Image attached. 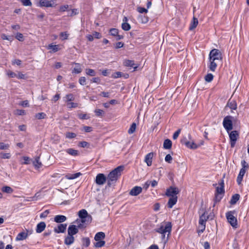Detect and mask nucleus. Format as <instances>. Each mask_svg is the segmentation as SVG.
<instances>
[{"label":"nucleus","instance_id":"36","mask_svg":"<svg viewBox=\"0 0 249 249\" xmlns=\"http://www.w3.org/2000/svg\"><path fill=\"white\" fill-rule=\"evenodd\" d=\"M97 241V242L94 243V246L96 248H101L105 245V241L104 240H101Z\"/></svg>","mask_w":249,"mask_h":249},{"label":"nucleus","instance_id":"11","mask_svg":"<svg viewBox=\"0 0 249 249\" xmlns=\"http://www.w3.org/2000/svg\"><path fill=\"white\" fill-rule=\"evenodd\" d=\"M79 231L78 227L75 225H71L68 229V234L73 236L77 234Z\"/></svg>","mask_w":249,"mask_h":249},{"label":"nucleus","instance_id":"45","mask_svg":"<svg viewBox=\"0 0 249 249\" xmlns=\"http://www.w3.org/2000/svg\"><path fill=\"white\" fill-rule=\"evenodd\" d=\"M213 78V76L212 73H208L205 76V80L207 82H211Z\"/></svg>","mask_w":249,"mask_h":249},{"label":"nucleus","instance_id":"5","mask_svg":"<svg viewBox=\"0 0 249 249\" xmlns=\"http://www.w3.org/2000/svg\"><path fill=\"white\" fill-rule=\"evenodd\" d=\"M222 55L221 52L216 49L212 50L209 55V59L216 61H222Z\"/></svg>","mask_w":249,"mask_h":249},{"label":"nucleus","instance_id":"46","mask_svg":"<svg viewBox=\"0 0 249 249\" xmlns=\"http://www.w3.org/2000/svg\"><path fill=\"white\" fill-rule=\"evenodd\" d=\"M139 18L142 23H146L149 20L148 17L145 16H141L139 17Z\"/></svg>","mask_w":249,"mask_h":249},{"label":"nucleus","instance_id":"62","mask_svg":"<svg viewBox=\"0 0 249 249\" xmlns=\"http://www.w3.org/2000/svg\"><path fill=\"white\" fill-rule=\"evenodd\" d=\"M180 131H181V130L180 129H178V130H177L173 134V139L174 140H176L178 138V135L179 134H180Z\"/></svg>","mask_w":249,"mask_h":249},{"label":"nucleus","instance_id":"6","mask_svg":"<svg viewBox=\"0 0 249 249\" xmlns=\"http://www.w3.org/2000/svg\"><path fill=\"white\" fill-rule=\"evenodd\" d=\"M233 118L231 116H227L224 118L223 124L225 129L229 133L233 129L232 119Z\"/></svg>","mask_w":249,"mask_h":249},{"label":"nucleus","instance_id":"54","mask_svg":"<svg viewBox=\"0 0 249 249\" xmlns=\"http://www.w3.org/2000/svg\"><path fill=\"white\" fill-rule=\"evenodd\" d=\"M123 73L120 71L115 72L112 75V77L114 78H117L122 77Z\"/></svg>","mask_w":249,"mask_h":249},{"label":"nucleus","instance_id":"25","mask_svg":"<svg viewBox=\"0 0 249 249\" xmlns=\"http://www.w3.org/2000/svg\"><path fill=\"white\" fill-rule=\"evenodd\" d=\"M240 195L238 194H235L231 196V198L230 201L231 205H234L239 200Z\"/></svg>","mask_w":249,"mask_h":249},{"label":"nucleus","instance_id":"9","mask_svg":"<svg viewBox=\"0 0 249 249\" xmlns=\"http://www.w3.org/2000/svg\"><path fill=\"white\" fill-rule=\"evenodd\" d=\"M54 3V1L53 0H40L36 3V6L40 7H53Z\"/></svg>","mask_w":249,"mask_h":249},{"label":"nucleus","instance_id":"39","mask_svg":"<svg viewBox=\"0 0 249 249\" xmlns=\"http://www.w3.org/2000/svg\"><path fill=\"white\" fill-rule=\"evenodd\" d=\"M136 128V124L135 123H132V124L131 125L129 129L128 130V133L129 134H131L133 133L135 131Z\"/></svg>","mask_w":249,"mask_h":249},{"label":"nucleus","instance_id":"18","mask_svg":"<svg viewBox=\"0 0 249 249\" xmlns=\"http://www.w3.org/2000/svg\"><path fill=\"white\" fill-rule=\"evenodd\" d=\"M216 61V60L209 59L210 64L208 65V68L212 71H215L217 68V64Z\"/></svg>","mask_w":249,"mask_h":249},{"label":"nucleus","instance_id":"32","mask_svg":"<svg viewBox=\"0 0 249 249\" xmlns=\"http://www.w3.org/2000/svg\"><path fill=\"white\" fill-rule=\"evenodd\" d=\"M1 191L4 193L12 194L14 190L9 186H5L2 187Z\"/></svg>","mask_w":249,"mask_h":249},{"label":"nucleus","instance_id":"57","mask_svg":"<svg viewBox=\"0 0 249 249\" xmlns=\"http://www.w3.org/2000/svg\"><path fill=\"white\" fill-rule=\"evenodd\" d=\"M173 158L170 154H167L165 158V160L166 162L171 163L172 162Z\"/></svg>","mask_w":249,"mask_h":249},{"label":"nucleus","instance_id":"27","mask_svg":"<svg viewBox=\"0 0 249 249\" xmlns=\"http://www.w3.org/2000/svg\"><path fill=\"white\" fill-rule=\"evenodd\" d=\"M198 24V19L197 18L195 17H193V21L191 23L190 26L189 27L190 30H193L195 28H196Z\"/></svg>","mask_w":249,"mask_h":249},{"label":"nucleus","instance_id":"12","mask_svg":"<svg viewBox=\"0 0 249 249\" xmlns=\"http://www.w3.org/2000/svg\"><path fill=\"white\" fill-rule=\"evenodd\" d=\"M142 192V188L140 186H135L130 191L129 194L131 196H137Z\"/></svg>","mask_w":249,"mask_h":249},{"label":"nucleus","instance_id":"21","mask_svg":"<svg viewBox=\"0 0 249 249\" xmlns=\"http://www.w3.org/2000/svg\"><path fill=\"white\" fill-rule=\"evenodd\" d=\"M178 196L170 197L167 203L168 207L169 208H172L173 206L176 204Z\"/></svg>","mask_w":249,"mask_h":249},{"label":"nucleus","instance_id":"8","mask_svg":"<svg viewBox=\"0 0 249 249\" xmlns=\"http://www.w3.org/2000/svg\"><path fill=\"white\" fill-rule=\"evenodd\" d=\"M238 136L239 133L238 131L236 130L232 131L230 133H229V137L231 147L233 148L234 147Z\"/></svg>","mask_w":249,"mask_h":249},{"label":"nucleus","instance_id":"2","mask_svg":"<svg viewBox=\"0 0 249 249\" xmlns=\"http://www.w3.org/2000/svg\"><path fill=\"white\" fill-rule=\"evenodd\" d=\"M124 167L120 165L112 170L107 175V187H110L115 183L121 176L122 172L124 170Z\"/></svg>","mask_w":249,"mask_h":249},{"label":"nucleus","instance_id":"58","mask_svg":"<svg viewBox=\"0 0 249 249\" xmlns=\"http://www.w3.org/2000/svg\"><path fill=\"white\" fill-rule=\"evenodd\" d=\"M9 147L8 144H5L3 142H0V149H7Z\"/></svg>","mask_w":249,"mask_h":249},{"label":"nucleus","instance_id":"53","mask_svg":"<svg viewBox=\"0 0 249 249\" xmlns=\"http://www.w3.org/2000/svg\"><path fill=\"white\" fill-rule=\"evenodd\" d=\"M16 38L19 41H23L24 40V36L21 33H18L16 36Z\"/></svg>","mask_w":249,"mask_h":249},{"label":"nucleus","instance_id":"17","mask_svg":"<svg viewBox=\"0 0 249 249\" xmlns=\"http://www.w3.org/2000/svg\"><path fill=\"white\" fill-rule=\"evenodd\" d=\"M128 19L126 17H124L123 18V23L122 24V28L125 31H129L131 28L130 25L127 22Z\"/></svg>","mask_w":249,"mask_h":249},{"label":"nucleus","instance_id":"34","mask_svg":"<svg viewBox=\"0 0 249 249\" xmlns=\"http://www.w3.org/2000/svg\"><path fill=\"white\" fill-rule=\"evenodd\" d=\"M82 245L86 247H88L90 245V240L89 237H83L82 239Z\"/></svg>","mask_w":249,"mask_h":249},{"label":"nucleus","instance_id":"63","mask_svg":"<svg viewBox=\"0 0 249 249\" xmlns=\"http://www.w3.org/2000/svg\"><path fill=\"white\" fill-rule=\"evenodd\" d=\"M19 105H21V106L23 107H29V102H28V100H25V101H23L21 102L19 104Z\"/></svg>","mask_w":249,"mask_h":249},{"label":"nucleus","instance_id":"22","mask_svg":"<svg viewBox=\"0 0 249 249\" xmlns=\"http://www.w3.org/2000/svg\"><path fill=\"white\" fill-rule=\"evenodd\" d=\"M74 241V237L71 235H68L65 237L64 240V243L66 245H71Z\"/></svg>","mask_w":249,"mask_h":249},{"label":"nucleus","instance_id":"37","mask_svg":"<svg viewBox=\"0 0 249 249\" xmlns=\"http://www.w3.org/2000/svg\"><path fill=\"white\" fill-rule=\"evenodd\" d=\"M220 195H219V194L215 193V194H214V198L213 199L214 204H213V207L215 206V204L216 203L219 202V201H220L221 199L222 198V196H220Z\"/></svg>","mask_w":249,"mask_h":249},{"label":"nucleus","instance_id":"40","mask_svg":"<svg viewBox=\"0 0 249 249\" xmlns=\"http://www.w3.org/2000/svg\"><path fill=\"white\" fill-rule=\"evenodd\" d=\"M86 73L87 75L89 76H95L96 75L95 71L93 69H87L86 70Z\"/></svg>","mask_w":249,"mask_h":249},{"label":"nucleus","instance_id":"4","mask_svg":"<svg viewBox=\"0 0 249 249\" xmlns=\"http://www.w3.org/2000/svg\"><path fill=\"white\" fill-rule=\"evenodd\" d=\"M235 213V211H229L226 213V216L228 222L230 223L231 225L233 228H236L237 226V221L236 218L234 216Z\"/></svg>","mask_w":249,"mask_h":249},{"label":"nucleus","instance_id":"48","mask_svg":"<svg viewBox=\"0 0 249 249\" xmlns=\"http://www.w3.org/2000/svg\"><path fill=\"white\" fill-rule=\"evenodd\" d=\"M65 98L67 99L66 102H71L74 100V97L73 94L71 93L67 94L65 96Z\"/></svg>","mask_w":249,"mask_h":249},{"label":"nucleus","instance_id":"3","mask_svg":"<svg viewBox=\"0 0 249 249\" xmlns=\"http://www.w3.org/2000/svg\"><path fill=\"white\" fill-rule=\"evenodd\" d=\"M78 216L81 218L80 221L83 223L87 225L91 223L92 221V217L89 214L87 211L85 209H82L78 212ZM80 220L76 219L75 222H79Z\"/></svg>","mask_w":249,"mask_h":249},{"label":"nucleus","instance_id":"38","mask_svg":"<svg viewBox=\"0 0 249 249\" xmlns=\"http://www.w3.org/2000/svg\"><path fill=\"white\" fill-rule=\"evenodd\" d=\"M35 117L38 120H41L46 118L47 117V115L44 112H40L36 113L35 115Z\"/></svg>","mask_w":249,"mask_h":249},{"label":"nucleus","instance_id":"24","mask_svg":"<svg viewBox=\"0 0 249 249\" xmlns=\"http://www.w3.org/2000/svg\"><path fill=\"white\" fill-rule=\"evenodd\" d=\"M172 145V141L168 139L164 140L163 144V147L165 149H170L171 148Z\"/></svg>","mask_w":249,"mask_h":249},{"label":"nucleus","instance_id":"59","mask_svg":"<svg viewBox=\"0 0 249 249\" xmlns=\"http://www.w3.org/2000/svg\"><path fill=\"white\" fill-rule=\"evenodd\" d=\"M50 212H49V210H47L46 211H45L44 212H43V213H42L40 215V217L41 218H46L48 214Z\"/></svg>","mask_w":249,"mask_h":249},{"label":"nucleus","instance_id":"35","mask_svg":"<svg viewBox=\"0 0 249 249\" xmlns=\"http://www.w3.org/2000/svg\"><path fill=\"white\" fill-rule=\"evenodd\" d=\"M78 146L79 147H83V148L86 147V148H89L90 144L89 142H88L86 141H81L78 143Z\"/></svg>","mask_w":249,"mask_h":249},{"label":"nucleus","instance_id":"31","mask_svg":"<svg viewBox=\"0 0 249 249\" xmlns=\"http://www.w3.org/2000/svg\"><path fill=\"white\" fill-rule=\"evenodd\" d=\"M48 49L51 50L53 53H55L59 50L58 45H53L52 44L48 45Z\"/></svg>","mask_w":249,"mask_h":249},{"label":"nucleus","instance_id":"7","mask_svg":"<svg viewBox=\"0 0 249 249\" xmlns=\"http://www.w3.org/2000/svg\"><path fill=\"white\" fill-rule=\"evenodd\" d=\"M179 190L178 187L170 186L166 189L165 195L170 197L177 196V195L179 193Z\"/></svg>","mask_w":249,"mask_h":249},{"label":"nucleus","instance_id":"20","mask_svg":"<svg viewBox=\"0 0 249 249\" xmlns=\"http://www.w3.org/2000/svg\"><path fill=\"white\" fill-rule=\"evenodd\" d=\"M40 157L36 156L35 158V160H32V163L35 167L36 169H39L41 168L42 166V164L39 160Z\"/></svg>","mask_w":249,"mask_h":249},{"label":"nucleus","instance_id":"26","mask_svg":"<svg viewBox=\"0 0 249 249\" xmlns=\"http://www.w3.org/2000/svg\"><path fill=\"white\" fill-rule=\"evenodd\" d=\"M105 233L103 232L100 231L97 232L95 236L94 240L95 241H99L104 239L105 238Z\"/></svg>","mask_w":249,"mask_h":249},{"label":"nucleus","instance_id":"60","mask_svg":"<svg viewBox=\"0 0 249 249\" xmlns=\"http://www.w3.org/2000/svg\"><path fill=\"white\" fill-rule=\"evenodd\" d=\"M241 163L242 168L246 169L249 168V164L245 160H242Z\"/></svg>","mask_w":249,"mask_h":249},{"label":"nucleus","instance_id":"1","mask_svg":"<svg viewBox=\"0 0 249 249\" xmlns=\"http://www.w3.org/2000/svg\"><path fill=\"white\" fill-rule=\"evenodd\" d=\"M172 225L170 222L161 223L159 227L155 229L156 232L161 234V240L165 244L168 241L172 231Z\"/></svg>","mask_w":249,"mask_h":249},{"label":"nucleus","instance_id":"19","mask_svg":"<svg viewBox=\"0 0 249 249\" xmlns=\"http://www.w3.org/2000/svg\"><path fill=\"white\" fill-rule=\"evenodd\" d=\"M67 220V217L63 215H57L54 217V221L56 223H61Z\"/></svg>","mask_w":249,"mask_h":249},{"label":"nucleus","instance_id":"43","mask_svg":"<svg viewBox=\"0 0 249 249\" xmlns=\"http://www.w3.org/2000/svg\"><path fill=\"white\" fill-rule=\"evenodd\" d=\"M22 159L24 160V162L22 163V164H29L32 161V160L28 157L23 156Z\"/></svg>","mask_w":249,"mask_h":249},{"label":"nucleus","instance_id":"64","mask_svg":"<svg viewBox=\"0 0 249 249\" xmlns=\"http://www.w3.org/2000/svg\"><path fill=\"white\" fill-rule=\"evenodd\" d=\"M68 8H69L68 5H64L61 6L59 8V11L60 12H64L66 10H67Z\"/></svg>","mask_w":249,"mask_h":249},{"label":"nucleus","instance_id":"56","mask_svg":"<svg viewBox=\"0 0 249 249\" xmlns=\"http://www.w3.org/2000/svg\"><path fill=\"white\" fill-rule=\"evenodd\" d=\"M244 176V175L239 173L238 177L237 178V180H236L237 182L238 185H240L241 184V183L243 180Z\"/></svg>","mask_w":249,"mask_h":249},{"label":"nucleus","instance_id":"13","mask_svg":"<svg viewBox=\"0 0 249 249\" xmlns=\"http://www.w3.org/2000/svg\"><path fill=\"white\" fill-rule=\"evenodd\" d=\"M67 224H59L57 227L54 228V231L55 233H64L66 230Z\"/></svg>","mask_w":249,"mask_h":249},{"label":"nucleus","instance_id":"33","mask_svg":"<svg viewBox=\"0 0 249 249\" xmlns=\"http://www.w3.org/2000/svg\"><path fill=\"white\" fill-rule=\"evenodd\" d=\"M186 147L191 149H196L198 147V145L194 142H189L186 143Z\"/></svg>","mask_w":249,"mask_h":249},{"label":"nucleus","instance_id":"10","mask_svg":"<svg viewBox=\"0 0 249 249\" xmlns=\"http://www.w3.org/2000/svg\"><path fill=\"white\" fill-rule=\"evenodd\" d=\"M107 180V177L104 174H98L96 177L95 182L98 185H103Z\"/></svg>","mask_w":249,"mask_h":249},{"label":"nucleus","instance_id":"50","mask_svg":"<svg viewBox=\"0 0 249 249\" xmlns=\"http://www.w3.org/2000/svg\"><path fill=\"white\" fill-rule=\"evenodd\" d=\"M20 1L24 6H31L32 5V2L30 0H20Z\"/></svg>","mask_w":249,"mask_h":249},{"label":"nucleus","instance_id":"16","mask_svg":"<svg viewBox=\"0 0 249 249\" xmlns=\"http://www.w3.org/2000/svg\"><path fill=\"white\" fill-rule=\"evenodd\" d=\"M46 226V223L44 222H40L37 224L36 231L37 233L42 232L45 229Z\"/></svg>","mask_w":249,"mask_h":249},{"label":"nucleus","instance_id":"42","mask_svg":"<svg viewBox=\"0 0 249 249\" xmlns=\"http://www.w3.org/2000/svg\"><path fill=\"white\" fill-rule=\"evenodd\" d=\"M65 136L66 138L73 139L76 137V134L73 132H68L65 134Z\"/></svg>","mask_w":249,"mask_h":249},{"label":"nucleus","instance_id":"55","mask_svg":"<svg viewBox=\"0 0 249 249\" xmlns=\"http://www.w3.org/2000/svg\"><path fill=\"white\" fill-rule=\"evenodd\" d=\"M137 10L140 13H147L148 12L147 9L142 7H138L137 9Z\"/></svg>","mask_w":249,"mask_h":249},{"label":"nucleus","instance_id":"28","mask_svg":"<svg viewBox=\"0 0 249 249\" xmlns=\"http://www.w3.org/2000/svg\"><path fill=\"white\" fill-rule=\"evenodd\" d=\"M76 65L75 67L73 69L72 71V73H80L82 72V70L81 67V65L79 63H75Z\"/></svg>","mask_w":249,"mask_h":249},{"label":"nucleus","instance_id":"47","mask_svg":"<svg viewBox=\"0 0 249 249\" xmlns=\"http://www.w3.org/2000/svg\"><path fill=\"white\" fill-rule=\"evenodd\" d=\"M94 113L97 116H102L104 114V111L100 109H95Z\"/></svg>","mask_w":249,"mask_h":249},{"label":"nucleus","instance_id":"44","mask_svg":"<svg viewBox=\"0 0 249 249\" xmlns=\"http://www.w3.org/2000/svg\"><path fill=\"white\" fill-rule=\"evenodd\" d=\"M110 35L113 36H115L119 33V31L116 28H111L109 31Z\"/></svg>","mask_w":249,"mask_h":249},{"label":"nucleus","instance_id":"52","mask_svg":"<svg viewBox=\"0 0 249 249\" xmlns=\"http://www.w3.org/2000/svg\"><path fill=\"white\" fill-rule=\"evenodd\" d=\"M15 114L18 115H24L26 114L25 111L23 109H16Z\"/></svg>","mask_w":249,"mask_h":249},{"label":"nucleus","instance_id":"29","mask_svg":"<svg viewBox=\"0 0 249 249\" xmlns=\"http://www.w3.org/2000/svg\"><path fill=\"white\" fill-rule=\"evenodd\" d=\"M66 152L68 154H69L71 156H76L78 155V154H79L78 150H75L71 148H68V149H66Z\"/></svg>","mask_w":249,"mask_h":249},{"label":"nucleus","instance_id":"23","mask_svg":"<svg viewBox=\"0 0 249 249\" xmlns=\"http://www.w3.org/2000/svg\"><path fill=\"white\" fill-rule=\"evenodd\" d=\"M28 237V233L25 232H21L19 233L16 237L17 241H21L26 239Z\"/></svg>","mask_w":249,"mask_h":249},{"label":"nucleus","instance_id":"30","mask_svg":"<svg viewBox=\"0 0 249 249\" xmlns=\"http://www.w3.org/2000/svg\"><path fill=\"white\" fill-rule=\"evenodd\" d=\"M228 106L231 109H236L237 108V104L235 100L230 101L228 102Z\"/></svg>","mask_w":249,"mask_h":249},{"label":"nucleus","instance_id":"51","mask_svg":"<svg viewBox=\"0 0 249 249\" xmlns=\"http://www.w3.org/2000/svg\"><path fill=\"white\" fill-rule=\"evenodd\" d=\"M69 36V34L66 32H61L60 34V37L61 38L62 40H66L67 39Z\"/></svg>","mask_w":249,"mask_h":249},{"label":"nucleus","instance_id":"61","mask_svg":"<svg viewBox=\"0 0 249 249\" xmlns=\"http://www.w3.org/2000/svg\"><path fill=\"white\" fill-rule=\"evenodd\" d=\"M86 79L85 77H81L79 79V83L80 85L84 86L86 85Z\"/></svg>","mask_w":249,"mask_h":249},{"label":"nucleus","instance_id":"41","mask_svg":"<svg viewBox=\"0 0 249 249\" xmlns=\"http://www.w3.org/2000/svg\"><path fill=\"white\" fill-rule=\"evenodd\" d=\"M215 193L219 195H224L225 193L224 188L222 187H217L216 188V192Z\"/></svg>","mask_w":249,"mask_h":249},{"label":"nucleus","instance_id":"14","mask_svg":"<svg viewBox=\"0 0 249 249\" xmlns=\"http://www.w3.org/2000/svg\"><path fill=\"white\" fill-rule=\"evenodd\" d=\"M153 155L154 153L153 152H150L145 157L144 161L148 166H150L152 165Z\"/></svg>","mask_w":249,"mask_h":249},{"label":"nucleus","instance_id":"15","mask_svg":"<svg viewBox=\"0 0 249 249\" xmlns=\"http://www.w3.org/2000/svg\"><path fill=\"white\" fill-rule=\"evenodd\" d=\"M124 65L126 67L133 68L134 71H136L138 67V65H136L133 60H125L124 62Z\"/></svg>","mask_w":249,"mask_h":249},{"label":"nucleus","instance_id":"49","mask_svg":"<svg viewBox=\"0 0 249 249\" xmlns=\"http://www.w3.org/2000/svg\"><path fill=\"white\" fill-rule=\"evenodd\" d=\"M78 117L81 120H87L89 119V116L87 115L86 114L80 113L78 114Z\"/></svg>","mask_w":249,"mask_h":249}]
</instances>
